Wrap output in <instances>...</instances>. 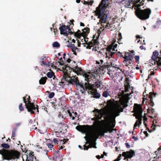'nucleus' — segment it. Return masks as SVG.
<instances>
[{"label": "nucleus", "mask_w": 161, "mask_h": 161, "mask_svg": "<svg viewBox=\"0 0 161 161\" xmlns=\"http://www.w3.org/2000/svg\"><path fill=\"white\" fill-rule=\"evenodd\" d=\"M93 127V125H80L77 126L76 127V129L81 133L85 134L88 136L91 135Z\"/></svg>", "instance_id": "nucleus-10"}, {"label": "nucleus", "mask_w": 161, "mask_h": 161, "mask_svg": "<svg viewBox=\"0 0 161 161\" xmlns=\"http://www.w3.org/2000/svg\"><path fill=\"white\" fill-rule=\"evenodd\" d=\"M134 111L135 116L136 119L137 120L135 122L134 126V129L137 127L138 125L142 123V106L137 104H135L134 107Z\"/></svg>", "instance_id": "nucleus-5"}, {"label": "nucleus", "mask_w": 161, "mask_h": 161, "mask_svg": "<svg viewBox=\"0 0 161 161\" xmlns=\"http://www.w3.org/2000/svg\"><path fill=\"white\" fill-rule=\"evenodd\" d=\"M93 112L94 113V114H95L96 113V112H97V113H98L99 112V110H98V109H94L93 111Z\"/></svg>", "instance_id": "nucleus-61"}, {"label": "nucleus", "mask_w": 161, "mask_h": 161, "mask_svg": "<svg viewBox=\"0 0 161 161\" xmlns=\"http://www.w3.org/2000/svg\"><path fill=\"white\" fill-rule=\"evenodd\" d=\"M47 145L48 148H49L50 150H52V148H53V146L51 144L49 143H47Z\"/></svg>", "instance_id": "nucleus-45"}, {"label": "nucleus", "mask_w": 161, "mask_h": 161, "mask_svg": "<svg viewBox=\"0 0 161 161\" xmlns=\"http://www.w3.org/2000/svg\"><path fill=\"white\" fill-rule=\"evenodd\" d=\"M112 103V102L111 100L110 99L108 100L107 101V105H108V106H110L111 105Z\"/></svg>", "instance_id": "nucleus-47"}, {"label": "nucleus", "mask_w": 161, "mask_h": 161, "mask_svg": "<svg viewBox=\"0 0 161 161\" xmlns=\"http://www.w3.org/2000/svg\"><path fill=\"white\" fill-rule=\"evenodd\" d=\"M140 48L141 49V50H142V49H144V50H146V48L145 47L144 48V47L143 46H141L140 47Z\"/></svg>", "instance_id": "nucleus-64"}, {"label": "nucleus", "mask_w": 161, "mask_h": 161, "mask_svg": "<svg viewBox=\"0 0 161 161\" xmlns=\"http://www.w3.org/2000/svg\"><path fill=\"white\" fill-rule=\"evenodd\" d=\"M143 133L145 135V136L146 137H147L148 136V134L147 131H144Z\"/></svg>", "instance_id": "nucleus-62"}, {"label": "nucleus", "mask_w": 161, "mask_h": 161, "mask_svg": "<svg viewBox=\"0 0 161 161\" xmlns=\"http://www.w3.org/2000/svg\"><path fill=\"white\" fill-rule=\"evenodd\" d=\"M84 138L86 141V144H90V143H91L92 144L90 145L92 146V147L95 148H97V147L96 146V141H90L89 138V136L88 137L85 136Z\"/></svg>", "instance_id": "nucleus-22"}, {"label": "nucleus", "mask_w": 161, "mask_h": 161, "mask_svg": "<svg viewBox=\"0 0 161 161\" xmlns=\"http://www.w3.org/2000/svg\"><path fill=\"white\" fill-rule=\"evenodd\" d=\"M59 29L61 34L66 36H68L69 34L72 32L69 27L68 25L66 26L64 25L60 26Z\"/></svg>", "instance_id": "nucleus-17"}, {"label": "nucleus", "mask_w": 161, "mask_h": 161, "mask_svg": "<svg viewBox=\"0 0 161 161\" xmlns=\"http://www.w3.org/2000/svg\"><path fill=\"white\" fill-rule=\"evenodd\" d=\"M23 104L22 103H20L19 106V109L20 111H23L24 110V108L22 106Z\"/></svg>", "instance_id": "nucleus-43"}, {"label": "nucleus", "mask_w": 161, "mask_h": 161, "mask_svg": "<svg viewBox=\"0 0 161 161\" xmlns=\"http://www.w3.org/2000/svg\"><path fill=\"white\" fill-rule=\"evenodd\" d=\"M103 130L104 133H107L108 132H109L110 133H111L112 131L113 130L112 128L109 127H108L106 129H104Z\"/></svg>", "instance_id": "nucleus-37"}, {"label": "nucleus", "mask_w": 161, "mask_h": 161, "mask_svg": "<svg viewBox=\"0 0 161 161\" xmlns=\"http://www.w3.org/2000/svg\"><path fill=\"white\" fill-rule=\"evenodd\" d=\"M17 129L16 128H14L12 130V133H16Z\"/></svg>", "instance_id": "nucleus-52"}, {"label": "nucleus", "mask_w": 161, "mask_h": 161, "mask_svg": "<svg viewBox=\"0 0 161 161\" xmlns=\"http://www.w3.org/2000/svg\"><path fill=\"white\" fill-rule=\"evenodd\" d=\"M47 75L48 78H51L54 75V73L53 71L49 72L47 74Z\"/></svg>", "instance_id": "nucleus-31"}, {"label": "nucleus", "mask_w": 161, "mask_h": 161, "mask_svg": "<svg viewBox=\"0 0 161 161\" xmlns=\"http://www.w3.org/2000/svg\"><path fill=\"white\" fill-rule=\"evenodd\" d=\"M72 61H73L69 58L66 60V62L68 63H70L71 62H72Z\"/></svg>", "instance_id": "nucleus-56"}, {"label": "nucleus", "mask_w": 161, "mask_h": 161, "mask_svg": "<svg viewBox=\"0 0 161 161\" xmlns=\"http://www.w3.org/2000/svg\"><path fill=\"white\" fill-rule=\"evenodd\" d=\"M133 58V55H132L129 52H125V55L124 57V61L127 62L129 61V64H131L132 62L131 61Z\"/></svg>", "instance_id": "nucleus-19"}, {"label": "nucleus", "mask_w": 161, "mask_h": 161, "mask_svg": "<svg viewBox=\"0 0 161 161\" xmlns=\"http://www.w3.org/2000/svg\"><path fill=\"white\" fill-rule=\"evenodd\" d=\"M72 113L74 114V115L75 116L74 117H76L78 115V114L76 112H72Z\"/></svg>", "instance_id": "nucleus-60"}, {"label": "nucleus", "mask_w": 161, "mask_h": 161, "mask_svg": "<svg viewBox=\"0 0 161 161\" xmlns=\"http://www.w3.org/2000/svg\"><path fill=\"white\" fill-rule=\"evenodd\" d=\"M125 146L127 148H129L130 147V146L129 144L128 143H125Z\"/></svg>", "instance_id": "nucleus-51"}, {"label": "nucleus", "mask_w": 161, "mask_h": 161, "mask_svg": "<svg viewBox=\"0 0 161 161\" xmlns=\"http://www.w3.org/2000/svg\"><path fill=\"white\" fill-rule=\"evenodd\" d=\"M21 125V123H18L15 124V126L14 127L15 128H16V129H17V127Z\"/></svg>", "instance_id": "nucleus-50"}, {"label": "nucleus", "mask_w": 161, "mask_h": 161, "mask_svg": "<svg viewBox=\"0 0 161 161\" xmlns=\"http://www.w3.org/2000/svg\"><path fill=\"white\" fill-rule=\"evenodd\" d=\"M74 33H75V36L80 39H81V38H84V36H82V33H79L76 32H74Z\"/></svg>", "instance_id": "nucleus-32"}, {"label": "nucleus", "mask_w": 161, "mask_h": 161, "mask_svg": "<svg viewBox=\"0 0 161 161\" xmlns=\"http://www.w3.org/2000/svg\"><path fill=\"white\" fill-rule=\"evenodd\" d=\"M53 79L55 81L54 82H55L58 81V79L57 78L55 77V75H54L53 76Z\"/></svg>", "instance_id": "nucleus-54"}, {"label": "nucleus", "mask_w": 161, "mask_h": 161, "mask_svg": "<svg viewBox=\"0 0 161 161\" xmlns=\"http://www.w3.org/2000/svg\"><path fill=\"white\" fill-rule=\"evenodd\" d=\"M119 39H118V41L117 42L119 44H122V43L120 42V41H121V39L122 38V35H121V33H119Z\"/></svg>", "instance_id": "nucleus-42"}, {"label": "nucleus", "mask_w": 161, "mask_h": 161, "mask_svg": "<svg viewBox=\"0 0 161 161\" xmlns=\"http://www.w3.org/2000/svg\"><path fill=\"white\" fill-rule=\"evenodd\" d=\"M132 138L133 139H134V141H136L138 140V138L137 137H135V136H133L132 137Z\"/></svg>", "instance_id": "nucleus-59"}, {"label": "nucleus", "mask_w": 161, "mask_h": 161, "mask_svg": "<svg viewBox=\"0 0 161 161\" xmlns=\"http://www.w3.org/2000/svg\"><path fill=\"white\" fill-rule=\"evenodd\" d=\"M160 57L159 58V60L157 61L158 67H161V50L160 51Z\"/></svg>", "instance_id": "nucleus-34"}, {"label": "nucleus", "mask_w": 161, "mask_h": 161, "mask_svg": "<svg viewBox=\"0 0 161 161\" xmlns=\"http://www.w3.org/2000/svg\"><path fill=\"white\" fill-rule=\"evenodd\" d=\"M59 60L60 61H61V62L59 64L61 65H64V66L65 65V63H64L63 61L62 60V58H60L59 59Z\"/></svg>", "instance_id": "nucleus-46"}, {"label": "nucleus", "mask_w": 161, "mask_h": 161, "mask_svg": "<svg viewBox=\"0 0 161 161\" xmlns=\"http://www.w3.org/2000/svg\"><path fill=\"white\" fill-rule=\"evenodd\" d=\"M55 93L54 92H51L49 95L48 97L50 98H52L54 96Z\"/></svg>", "instance_id": "nucleus-44"}, {"label": "nucleus", "mask_w": 161, "mask_h": 161, "mask_svg": "<svg viewBox=\"0 0 161 161\" xmlns=\"http://www.w3.org/2000/svg\"><path fill=\"white\" fill-rule=\"evenodd\" d=\"M145 0H134L135 3H137L139 2L140 3V4L137 5V7H138L142 5H143L144 3Z\"/></svg>", "instance_id": "nucleus-29"}, {"label": "nucleus", "mask_w": 161, "mask_h": 161, "mask_svg": "<svg viewBox=\"0 0 161 161\" xmlns=\"http://www.w3.org/2000/svg\"><path fill=\"white\" fill-rule=\"evenodd\" d=\"M95 116L97 120H99L101 119L102 117V116L101 115H100L99 114H96L95 115Z\"/></svg>", "instance_id": "nucleus-41"}, {"label": "nucleus", "mask_w": 161, "mask_h": 161, "mask_svg": "<svg viewBox=\"0 0 161 161\" xmlns=\"http://www.w3.org/2000/svg\"><path fill=\"white\" fill-rule=\"evenodd\" d=\"M83 32L81 33L82 36H84V41L85 42H86V36H87L89 32L90 29L89 28L86 27V28H85L84 29L82 30Z\"/></svg>", "instance_id": "nucleus-23"}, {"label": "nucleus", "mask_w": 161, "mask_h": 161, "mask_svg": "<svg viewBox=\"0 0 161 161\" xmlns=\"http://www.w3.org/2000/svg\"><path fill=\"white\" fill-rule=\"evenodd\" d=\"M53 46L54 47H58L60 46V44L58 42H55L53 44Z\"/></svg>", "instance_id": "nucleus-40"}, {"label": "nucleus", "mask_w": 161, "mask_h": 161, "mask_svg": "<svg viewBox=\"0 0 161 161\" xmlns=\"http://www.w3.org/2000/svg\"><path fill=\"white\" fill-rule=\"evenodd\" d=\"M109 95V94L108 92L107 91H104L102 94V96L105 97H107Z\"/></svg>", "instance_id": "nucleus-39"}, {"label": "nucleus", "mask_w": 161, "mask_h": 161, "mask_svg": "<svg viewBox=\"0 0 161 161\" xmlns=\"http://www.w3.org/2000/svg\"><path fill=\"white\" fill-rule=\"evenodd\" d=\"M96 76V80L95 81H91L92 83L93 82V83L92 84L89 83H86L85 84V92L87 91L88 94H91L92 97L96 98H99L100 97V94L97 92L96 88H98L101 87L102 85L100 81L97 79V77L99 76L98 74H95Z\"/></svg>", "instance_id": "nucleus-3"}, {"label": "nucleus", "mask_w": 161, "mask_h": 161, "mask_svg": "<svg viewBox=\"0 0 161 161\" xmlns=\"http://www.w3.org/2000/svg\"><path fill=\"white\" fill-rule=\"evenodd\" d=\"M66 111L67 112L68 115H69L70 118H72V120H74L75 119V117L72 115V113L70 112L69 110L66 109Z\"/></svg>", "instance_id": "nucleus-35"}, {"label": "nucleus", "mask_w": 161, "mask_h": 161, "mask_svg": "<svg viewBox=\"0 0 161 161\" xmlns=\"http://www.w3.org/2000/svg\"><path fill=\"white\" fill-rule=\"evenodd\" d=\"M1 146L3 148L0 150V154L2 155L3 160H10L18 159L19 158L20 153L18 151L14 149L8 150L10 146L8 144L2 143Z\"/></svg>", "instance_id": "nucleus-1"}, {"label": "nucleus", "mask_w": 161, "mask_h": 161, "mask_svg": "<svg viewBox=\"0 0 161 161\" xmlns=\"http://www.w3.org/2000/svg\"><path fill=\"white\" fill-rule=\"evenodd\" d=\"M134 111L135 116L136 119L137 120L135 122L134 126V129L137 127L138 125L142 123V106L137 104H135L134 107Z\"/></svg>", "instance_id": "nucleus-6"}, {"label": "nucleus", "mask_w": 161, "mask_h": 161, "mask_svg": "<svg viewBox=\"0 0 161 161\" xmlns=\"http://www.w3.org/2000/svg\"><path fill=\"white\" fill-rule=\"evenodd\" d=\"M135 155V152L132 149L130 150L129 151L124 152L122 153V155L119 154L117 158L116 159L113 161H119L121 159V155L124 157V160H126L127 161H129V158H131Z\"/></svg>", "instance_id": "nucleus-15"}, {"label": "nucleus", "mask_w": 161, "mask_h": 161, "mask_svg": "<svg viewBox=\"0 0 161 161\" xmlns=\"http://www.w3.org/2000/svg\"><path fill=\"white\" fill-rule=\"evenodd\" d=\"M116 104L113 111L111 112L112 116L114 118L117 116L119 115V112H122L123 111L124 108L125 107H122L123 105V103L122 102L115 101Z\"/></svg>", "instance_id": "nucleus-11"}, {"label": "nucleus", "mask_w": 161, "mask_h": 161, "mask_svg": "<svg viewBox=\"0 0 161 161\" xmlns=\"http://www.w3.org/2000/svg\"><path fill=\"white\" fill-rule=\"evenodd\" d=\"M151 107L149 106V108H148V109L147 110V112L148 113H150L151 112Z\"/></svg>", "instance_id": "nucleus-57"}, {"label": "nucleus", "mask_w": 161, "mask_h": 161, "mask_svg": "<svg viewBox=\"0 0 161 161\" xmlns=\"http://www.w3.org/2000/svg\"><path fill=\"white\" fill-rule=\"evenodd\" d=\"M33 153L34 152H33L31 151L30 153H29V156L31 157H34Z\"/></svg>", "instance_id": "nucleus-49"}, {"label": "nucleus", "mask_w": 161, "mask_h": 161, "mask_svg": "<svg viewBox=\"0 0 161 161\" xmlns=\"http://www.w3.org/2000/svg\"><path fill=\"white\" fill-rule=\"evenodd\" d=\"M69 140V139H62L59 140L58 141L57 140V139L56 138H54L53 139V142L55 143H57V144H58L57 142H60V144H64L66 143V142Z\"/></svg>", "instance_id": "nucleus-24"}, {"label": "nucleus", "mask_w": 161, "mask_h": 161, "mask_svg": "<svg viewBox=\"0 0 161 161\" xmlns=\"http://www.w3.org/2000/svg\"><path fill=\"white\" fill-rule=\"evenodd\" d=\"M72 63L71 66H69L68 64H65L64 68L65 70L68 71V69H66L67 68H68L69 69H70L73 72L76 73L78 75H82L86 80H88L89 81L91 80H95L94 77L95 73L91 72L90 71L86 72L83 71L81 68L78 67L77 64H75V62L72 61Z\"/></svg>", "instance_id": "nucleus-2"}, {"label": "nucleus", "mask_w": 161, "mask_h": 161, "mask_svg": "<svg viewBox=\"0 0 161 161\" xmlns=\"http://www.w3.org/2000/svg\"><path fill=\"white\" fill-rule=\"evenodd\" d=\"M100 136H104V132L103 130H96L94 131L92 130L91 135L89 136V140L90 141L95 142Z\"/></svg>", "instance_id": "nucleus-16"}, {"label": "nucleus", "mask_w": 161, "mask_h": 161, "mask_svg": "<svg viewBox=\"0 0 161 161\" xmlns=\"http://www.w3.org/2000/svg\"><path fill=\"white\" fill-rule=\"evenodd\" d=\"M15 136V133H12V138H13V139H14V137Z\"/></svg>", "instance_id": "nucleus-58"}, {"label": "nucleus", "mask_w": 161, "mask_h": 161, "mask_svg": "<svg viewBox=\"0 0 161 161\" xmlns=\"http://www.w3.org/2000/svg\"><path fill=\"white\" fill-rule=\"evenodd\" d=\"M136 14L138 18L142 20H145L149 18L151 13L149 8L142 10L140 8L136 11Z\"/></svg>", "instance_id": "nucleus-9"}, {"label": "nucleus", "mask_w": 161, "mask_h": 161, "mask_svg": "<svg viewBox=\"0 0 161 161\" xmlns=\"http://www.w3.org/2000/svg\"><path fill=\"white\" fill-rule=\"evenodd\" d=\"M125 2V7L126 8H133L134 6V4L133 3L132 0H122L121 1L122 2Z\"/></svg>", "instance_id": "nucleus-20"}, {"label": "nucleus", "mask_w": 161, "mask_h": 161, "mask_svg": "<svg viewBox=\"0 0 161 161\" xmlns=\"http://www.w3.org/2000/svg\"><path fill=\"white\" fill-rule=\"evenodd\" d=\"M85 38L86 39V42L85 41V42L86 43L87 46H86V45H85V46H86V48L87 49H91L92 47H94V46H97L99 44L98 42V36H97L96 37L95 35L93 36L92 40L91 41L89 42L88 43H87L88 38H87V36H86V37ZM92 51L94 50L96 51V48L95 49L93 47L92 49Z\"/></svg>", "instance_id": "nucleus-14"}, {"label": "nucleus", "mask_w": 161, "mask_h": 161, "mask_svg": "<svg viewBox=\"0 0 161 161\" xmlns=\"http://www.w3.org/2000/svg\"><path fill=\"white\" fill-rule=\"evenodd\" d=\"M117 44L113 42L111 44L109 45L106 48V58H108V59L111 58L113 57L114 55L116 53L115 48H117Z\"/></svg>", "instance_id": "nucleus-13"}, {"label": "nucleus", "mask_w": 161, "mask_h": 161, "mask_svg": "<svg viewBox=\"0 0 161 161\" xmlns=\"http://www.w3.org/2000/svg\"><path fill=\"white\" fill-rule=\"evenodd\" d=\"M47 78L46 77H42L39 80V83L40 84L44 85L45 84Z\"/></svg>", "instance_id": "nucleus-27"}, {"label": "nucleus", "mask_w": 161, "mask_h": 161, "mask_svg": "<svg viewBox=\"0 0 161 161\" xmlns=\"http://www.w3.org/2000/svg\"><path fill=\"white\" fill-rule=\"evenodd\" d=\"M106 49L104 48H102L98 52L99 53L102 54V55H103L104 53L106 54Z\"/></svg>", "instance_id": "nucleus-36"}, {"label": "nucleus", "mask_w": 161, "mask_h": 161, "mask_svg": "<svg viewBox=\"0 0 161 161\" xmlns=\"http://www.w3.org/2000/svg\"><path fill=\"white\" fill-rule=\"evenodd\" d=\"M69 47L71 49L72 51L73 52V54L75 55H77V53L76 52V50H78V48L75 47L74 44H71L69 46Z\"/></svg>", "instance_id": "nucleus-26"}, {"label": "nucleus", "mask_w": 161, "mask_h": 161, "mask_svg": "<svg viewBox=\"0 0 161 161\" xmlns=\"http://www.w3.org/2000/svg\"><path fill=\"white\" fill-rule=\"evenodd\" d=\"M62 117L64 119H65V118H66V117L68 116V113L66 111V110H64L62 112Z\"/></svg>", "instance_id": "nucleus-33"}, {"label": "nucleus", "mask_w": 161, "mask_h": 161, "mask_svg": "<svg viewBox=\"0 0 161 161\" xmlns=\"http://www.w3.org/2000/svg\"><path fill=\"white\" fill-rule=\"evenodd\" d=\"M94 77L95 78V80H91L90 81L88 80H86L85 78V80L86 81L84 83L83 82H80L78 77L76 75L72 76L71 77L70 75H69V82L68 83L75 85L77 90L80 91L82 93H83L85 92V83H89L91 82V81H95L96 80V76L95 75Z\"/></svg>", "instance_id": "nucleus-4"}, {"label": "nucleus", "mask_w": 161, "mask_h": 161, "mask_svg": "<svg viewBox=\"0 0 161 161\" xmlns=\"http://www.w3.org/2000/svg\"><path fill=\"white\" fill-rule=\"evenodd\" d=\"M139 56L138 55L137 56H136L135 57V60L136 62H137L138 61L139 59Z\"/></svg>", "instance_id": "nucleus-48"}, {"label": "nucleus", "mask_w": 161, "mask_h": 161, "mask_svg": "<svg viewBox=\"0 0 161 161\" xmlns=\"http://www.w3.org/2000/svg\"><path fill=\"white\" fill-rule=\"evenodd\" d=\"M106 6L99 4L96 8L95 13L98 16V18L100 19V22L101 23H105L106 22L107 15L104 13L105 10V7Z\"/></svg>", "instance_id": "nucleus-8"}, {"label": "nucleus", "mask_w": 161, "mask_h": 161, "mask_svg": "<svg viewBox=\"0 0 161 161\" xmlns=\"http://www.w3.org/2000/svg\"><path fill=\"white\" fill-rule=\"evenodd\" d=\"M159 53L157 50H155L153 52V55L152 57V59L153 60V62H154V64H157L158 67L157 61L159 60V58L160 57V55L159 56Z\"/></svg>", "instance_id": "nucleus-18"}, {"label": "nucleus", "mask_w": 161, "mask_h": 161, "mask_svg": "<svg viewBox=\"0 0 161 161\" xmlns=\"http://www.w3.org/2000/svg\"><path fill=\"white\" fill-rule=\"evenodd\" d=\"M151 112H152V114H153L155 113V110L154 108H153L152 107H151Z\"/></svg>", "instance_id": "nucleus-55"}, {"label": "nucleus", "mask_w": 161, "mask_h": 161, "mask_svg": "<svg viewBox=\"0 0 161 161\" xmlns=\"http://www.w3.org/2000/svg\"><path fill=\"white\" fill-rule=\"evenodd\" d=\"M86 144L83 145V149L84 150H87L89 148H92V146L90 144L87 146H86Z\"/></svg>", "instance_id": "nucleus-38"}, {"label": "nucleus", "mask_w": 161, "mask_h": 161, "mask_svg": "<svg viewBox=\"0 0 161 161\" xmlns=\"http://www.w3.org/2000/svg\"><path fill=\"white\" fill-rule=\"evenodd\" d=\"M146 93V90L145 91V92H143V96L144 97L143 98V102L146 100V103L147 105H149L150 106L153 107L154 105V103L153 102V97H155L156 95V93H155L153 92H150L148 94H146L147 97H145V94Z\"/></svg>", "instance_id": "nucleus-12"}, {"label": "nucleus", "mask_w": 161, "mask_h": 161, "mask_svg": "<svg viewBox=\"0 0 161 161\" xmlns=\"http://www.w3.org/2000/svg\"><path fill=\"white\" fill-rule=\"evenodd\" d=\"M68 78H69V75L67 74H64L63 79L61 80V82H59L60 85H61L62 84V85H64L67 82L68 83L69 82Z\"/></svg>", "instance_id": "nucleus-21"}, {"label": "nucleus", "mask_w": 161, "mask_h": 161, "mask_svg": "<svg viewBox=\"0 0 161 161\" xmlns=\"http://www.w3.org/2000/svg\"><path fill=\"white\" fill-rule=\"evenodd\" d=\"M60 152L59 151H55L53 153L54 159L56 160H59L60 159Z\"/></svg>", "instance_id": "nucleus-25"}, {"label": "nucleus", "mask_w": 161, "mask_h": 161, "mask_svg": "<svg viewBox=\"0 0 161 161\" xmlns=\"http://www.w3.org/2000/svg\"><path fill=\"white\" fill-rule=\"evenodd\" d=\"M109 106H108V105H107L105 106L104 107L103 109L105 111H106L108 110V107Z\"/></svg>", "instance_id": "nucleus-53"}, {"label": "nucleus", "mask_w": 161, "mask_h": 161, "mask_svg": "<svg viewBox=\"0 0 161 161\" xmlns=\"http://www.w3.org/2000/svg\"><path fill=\"white\" fill-rule=\"evenodd\" d=\"M108 1L109 0H102L100 4H101L103 6H107L109 3Z\"/></svg>", "instance_id": "nucleus-30"}, {"label": "nucleus", "mask_w": 161, "mask_h": 161, "mask_svg": "<svg viewBox=\"0 0 161 161\" xmlns=\"http://www.w3.org/2000/svg\"><path fill=\"white\" fill-rule=\"evenodd\" d=\"M30 96L26 95L23 97V100L25 103V108L27 109L28 112H31V114H34L35 111L36 110L37 112H39L38 107L37 105L35 107L33 103H31L30 100Z\"/></svg>", "instance_id": "nucleus-7"}, {"label": "nucleus", "mask_w": 161, "mask_h": 161, "mask_svg": "<svg viewBox=\"0 0 161 161\" xmlns=\"http://www.w3.org/2000/svg\"><path fill=\"white\" fill-rule=\"evenodd\" d=\"M161 23V21L160 20H158L157 21L156 24L157 25H159Z\"/></svg>", "instance_id": "nucleus-63"}, {"label": "nucleus", "mask_w": 161, "mask_h": 161, "mask_svg": "<svg viewBox=\"0 0 161 161\" xmlns=\"http://www.w3.org/2000/svg\"><path fill=\"white\" fill-rule=\"evenodd\" d=\"M101 122V121L99 120H95V121H94V122L93 123V125H93V127L92 128V130H93L94 127H97L99 126Z\"/></svg>", "instance_id": "nucleus-28"}]
</instances>
